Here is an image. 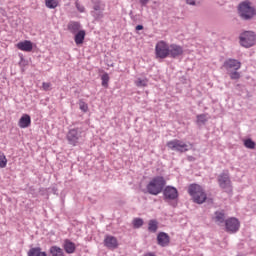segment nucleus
I'll return each instance as SVG.
<instances>
[{"instance_id": "4be33fe9", "label": "nucleus", "mask_w": 256, "mask_h": 256, "mask_svg": "<svg viewBox=\"0 0 256 256\" xmlns=\"http://www.w3.org/2000/svg\"><path fill=\"white\" fill-rule=\"evenodd\" d=\"M49 256H65V252L59 246H51L49 249Z\"/></svg>"}, {"instance_id": "6e6552de", "label": "nucleus", "mask_w": 256, "mask_h": 256, "mask_svg": "<svg viewBox=\"0 0 256 256\" xmlns=\"http://www.w3.org/2000/svg\"><path fill=\"white\" fill-rule=\"evenodd\" d=\"M156 59H167L169 57V44L167 42L160 40L155 46Z\"/></svg>"}, {"instance_id": "bb28decb", "label": "nucleus", "mask_w": 256, "mask_h": 256, "mask_svg": "<svg viewBox=\"0 0 256 256\" xmlns=\"http://www.w3.org/2000/svg\"><path fill=\"white\" fill-rule=\"evenodd\" d=\"M109 73L105 72L102 76H101V85L102 87H105V89H107V87H109Z\"/></svg>"}, {"instance_id": "6ab92c4d", "label": "nucleus", "mask_w": 256, "mask_h": 256, "mask_svg": "<svg viewBox=\"0 0 256 256\" xmlns=\"http://www.w3.org/2000/svg\"><path fill=\"white\" fill-rule=\"evenodd\" d=\"M74 41L76 43V45H83L84 41H85V35L86 32L85 30H80L77 33L74 34Z\"/></svg>"}, {"instance_id": "412c9836", "label": "nucleus", "mask_w": 256, "mask_h": 256, "mask_svg": "<svg viewBox=\"0 0 256 256\" xmlns=\"http://www.w3.org/2000/svg\"><path fill=\"white\" fill-rule=\"evenodd\" d=\"M27 256H47V252L41 251V247L30 248Z\"/></svg>"}, {"instance_id": "9d476101", "label": "nucleus", "mask_w": 256, "mask_h": 256, "mask_svg": "<svg viewBox=\"0 0 256 256\" xmlns=\"http://www.w3.org/2000/svg\"><path fill=\"white\" fill-rule=\"evenodd\" d=\"M223 67L226 69L227 73L231 71H239V69H241V61L229 58L224 61Z\"/></svg>"}, {"instance_id": "72a5a7b5", "label": "nucleus", "mask_w": 256, "mask_h": 256, "mask_svg": "<svg viewBox=\"0 0 256 256\" xmlns=\"http://www.w3.org/2000/svg\"><path fill=\"white\" fill-rule=\"evenodd\" d=\"M75 7H76L77 11H79V13H85V6H83V5L79 2V0H77V1L75 2Z\"/></svg>"}, {"instance_id": "79ce46f5", "label": "nucleus", "mask_w": 256, "mask_h": 256, "mask_svg": "<svg viewBox=\"0 0 256 256\" xmlns=\"http://www.w3.org/2000/svg\"><path fill=\"white\" fill-rule=\"evenodd\" d=\"M144 256H156V255L153 252H148V253L144 254Z\"/></svg>"}, {"instance_id": "20e7f679", "label": "nucleus", "mask_w": 256, "mask_h": 256, "mask_svg": "<svg viewBox=\"0 0 256 256\" xmlns=\"http://www.w3.org/2000/svg\"><path fill=\"white\" fill-rule=\"evenodd\" d=\"M239 44L245 49H251L256 45V34L254 31H243L239 35Z\"/></svg>"}, {"instance_id": "393cba45", "label": "nucleus", "mask_w": 256, "mask_h": 256, "mask_svg": "<svg viewBox=\"0 0 256 256\" xmlns=\"http://www.w3.org/2000/svg\"><path fill=\"white\" fill-rule=\"evenodd\" d=\"M45 5L48 9H57L59 0H45Z\"/></svg>"}, {"instance_id": "c85d7f7f", "label": "nucleus", "mask_w": 256, "mask_h": 256, "mask_svg": "<svg viewBox=\"0 0 256 256\" xmlns=\"http://www.w3.org/2000/svg\"><path fill=\"white\" fill-rule=\"evenodd\" d=\"M143 218H135L132 222L134 229H141L143 227Z\"/></svg>"}, {"instance_id": "39448f33", "label": "nucleus", "mask_w": 256, "mask_h": 256, "mask_svg": "<svg viewBox=\"0 0 256 256\" xmlns=\"http://www.w3.org/2000/svg\"><path fill=\"white\" fill-rule=\"evenodd\" d=\"M66 139L68 141V145L77 147L79 142L83 139V129L79 127L70 129L66 135Z\"/></svg>"}, {"instance_id": "ddd939ff", "label": "nucleus", "mask_w": 256, "mask_h": 256, "mask_svg": "<svg viewBox=\"0 0 256 256\" xmlns=\"http://www.w3.org/2000/svg\"><path fill=\"white\" fill-rule=\"evenodd\" d=\"M104 247L111 250L117 249L119 247V241H117L115 236L106 235L104 238Z\"/></svg>"}, {"instance_id": "7ed1b4c3", "label": "nucleus", "mask_w": 256, "mask_h": 256, "mask_svg": "<svg viewBox=\"0 0 256 256\" xmlns=\"http://www.w3.org/2000/svg\"><path fill=\"white\" fill-rule=\"evenodd\" d=\"M238 14L243 21H251L256 15V10L251 6V2L246 0L238 5Z\"/></svg>"}, {"instance_id": "7c9ffc66", "label": "nucleus", "mask_w": 256, "mask_h": 256, "mask_svg": "<svg viewBox=\"0 0 256 256\" xmlns=\"http://www.w3.org/2000/svg\"><path fill=\"white\" fill-rule=\"evenodd\" d=\"M135 85H136V87H147V79L138 78L135 81Z\"/></svg>"}, {"instance_id": "cd10ccee", "label": "nucleus", "mask_w": 256, "mask_h": 256, "mask_svg": "<svg viewBox=\"0 0 256 256\" xmlns=\"http://www.w3.org/2000/svg\"><path fill=\"white\" fill-rule=\"evenodd\" d=\"M244 147H246V149H255V141H253L251 138L244 140Z\"/></svg>"}, {"instance_id": "0eeeda50", "label": "nucleus", "mask_w": 256, "mask_h": 256, "mask_svg": "<svg viewBox=\"0 0 256 256\" xmlns=\"http://www.w3.org/2000/svg\"><path fill=\"white\" fill-rule=\"evenodd\" d=\"M162 193L165 203H171V201H177L179 199V191L174 186H165Z\"/></svg>"}, {"instance_id": "b1692460", "label": "nucleus", "mask_w": 256, "mask_h": 256, "mask_svg": "<svg viewBox=\"0 0 256 256\" xmlns=\"http://www.w3.org/2000/svg\"><path fill=\"white\" fill-rule=\"evenodd\" d=\"M157 229H159L157 220H150L148 223V231H150V233H157Z\"/></svg>"}, {"instance_id": "2eb2a0df", "label": "nucleus", "mask_w": 256, "mask_h": 256, "mask_svg": "<svg viewBox=\"0 0 256 256\" xmlns=\"http://www.w3.org/2000/svg\"><path fill=\"white\" fill-rule=\"evenodd\" d=\"M16 47L20 51L31 53V51H33V42H31L30 40H24V41L18 42Z\"/></svg>"}, {"instance_id": "c756f323", "label": "nucleus", "mask_w": 256, "mask_h": 256, "mask_svg": "<svg viewBox=\"0 0 256 256\" xmlns=\"http://www.w3.org/2000/svg\"><path fill=\"white\" fill-rule=\"evenodd\" d=\"M91 15L94 19H103V10H92Z\"/></svg>"}, {"instance_id": "a19ab883", "label": "nucleus", "mask_w": 256, "mask_h": 256, "mask_svg": "<svg viewBox=\"0 0 256 256\" xmlns=\"http://www.w3.org/2000/svg\"><path fill=\"white\" fill-rule=\"evenodd\" d=\"M20 65H25V58H23V56H21L20 58Z\"/></svg>"}, {"instance_id": "aec40b11", "label": "nucleus", "mask_w": 256, "mask_h": 256, "mask_svg": "<svg viewBox=\"0 0 256 256\" xmlns=\"http://www.w3.org/2000/svg\"><path fill=\"white\" fill-rule=\"evenodd\" d=\"M214 215V221L217 223V225H222V223H225V211H216Z\"/></svg>"}, {"instance_id": "473e14b6", "label": "nucleus", "mask_w": 256, "mask_h": 256, "mask_svg": "<svg viewBox=\"0 0 256 256\" xmlns=\"http://www.w3.org/2000/svg\"><path fill=\"white\" fill-rule=\"evenodd\" d=\"M79 107L80 111H83V113H87V111H89V105H87L83 100H80Z\"/></svg>"}, {"instance_id": "9b49d317", "label": "nucleus", "mask_w": 256, "mask_h": 256, "mask_svg": "<svg viewBox=\"0 0 256 256\" xmlns=\"http://www.w3.org/2000/svg\"><path fill=\"white\" fill-rule=\"evenodd\" d=\"M218 184L221 189H231V178L228 171H223L218 176Z\"/></svg>"}, {"instance_id": "4468645a", "label": "nucleus", "mask_w": 256, "mask_h": 256, "mask_svg": "<svg viewBox=\"0 0 256 256\" xmlns=\"http://www.w3.org/2000/svg\"><path fill=\"white\" fill-rule=\"evenodd\" d=\"M157 243L160 247H168L171 243V237L165 232H159L157 235Z\"/></svg>"}, {"instance_id": "ea45409f", "label": "nucleus", "mask_w": 256, "mask_h": 256, "mask_svg": "<svg viewBox=\"0 0 256 256\" xmlns=\"http://www.w3.org/2000/svg\"><path fill=\"white\" fill-rule=\"evenodd\" d=\"M129 17H130V19H135V15L133 14V11L129 12Z\"/></svg>"}, {"instance_id": "f704fd0d", "label": "nucleus", "mask_w": 256, "mask_h": 256, "mask_svg": "<svg viewBox=\"0 0 256 256\" xmlns=\"http://www.w3.org/2000/svg\"><path fill=\"white\" fill-rule=\"evenodd\" d=\"M43 91H51V83L50 82H43L42 83Z\"/></svg>"}, {"instance_id": "f03ea898", "label": "nucleus", "mask_w": 256, "mask_h": 256, "mask_svg": "<svg viewBox=\"0 0 256 256\" xmlns=\"http://www.w3.org/2000/svg\"><path fill=\"white\" fill-rule=\"evenodd\" d=\"M188 194L192 198L193 203H197V205H203L207 201V193H205V189L199 184H190L188 186Z\"/></svg>"}, {"instance_id": "5701e85b", "label": "nucleus", "mask_w": 256, "mask_h": 256, "mask_svg": "<svg viewBox=\"0 0 256 256\" xmlns=\"http://www.w3.org/2000/svg\"><path fill=\"white\" fill-rule=\"evenodd\" d=\"M207 121V114H198L196 116V125H198V127H202V125H205Z\"/></svg>"}, {"instance_id": "a878e982", "label": "nucleus", "mask_w": 256, "mask_h": 256, "mask_svg": "<svg viewBox=\"0 0 256 256\" xmlns=\"http://www.w3.org/2000/svg\"><path fill=\"white\" fill-rule=\"evenodd\" d=\"M228 75L232 81H239L241 79V73L237 72V70L228 72Z\"/></svg>"}, {"instance_id": "c03bdc74", "label": "nucleus", "mask_w": 256, "mask_h": 256, "mask_svg": "<svg viewBox=\"0 0 256 256\" xmlns=\"http://www.w3.org/2000/svg\"><path fill=\"white\" fill-rule=\"evenodd\" d=\"M131 21H137V15H134V19H131Z\"/></svg>"}, {"instance_id": "423d86ee", "label": "nucleus", "mask_w": 256, "mask_h": 256, "mask_svg": "<svg viewBox=\"0 0 256 256\" xmlns=\"http://www.w3.org/2000/svg\"><path fill=\"white\" fill-rule=\"evenodd\" d=\"M166 147L171 151H176L177 153H187V151H189V145L179 139L168 141Z\"/></svg>"}, {"instance_id": "dca6fc26", "label": "nucleus", "mask_w": 256, "mask_h": 256, "mask_svg": "<svg viewBox=\"0 0 256 256\" xmlns=\"http://www.w3.org/2000/svg\"><path fill=\"white\" fill-rule=\"evenodd\" d=\"M18 126L20 129H27V127H31V116L29 114H23L18 121Z\"/></svg>"}, {"instance_id": "2f4dec72", "label": "nucleus", "mask_w": 256, "mask_h": 256, "mask_svg": "<svg viewBox=\"0 0 256 256\" xmlns=\"http://www.w3.org/2000/svg\"><path fill=\"white\" fill-rule=\"evenodd\" d=\"M7 167V157L5 154L0 155V169H5Z\"/></svg>"}, {"instance_id": "e433bc0d", "label": "nucleus", "mask_w": 256, "mask_h": 256, "mask_svg": "<svg viewBox=\"0 0 256 256\" xmlns=\"http://www.w3.org/2000/svg\"><path fill=\"white\" fill-rule=\"evenodd\" d=\"M139 3L142 5V7H145L147 3H149V0H139Z\"/></svg>"}, {"instance_id": "f8f14e48", "label": "nucleus", "mask_w": 256, "mask_h": 256, "mask_svg": "<svg viewBox=\"0 0 256 256\" xmlns=\"http://www.w3.org/2000/svg\"><path fill=\"white\" fill-rule=\"evenodd\" d=\"M183 55V47L177 44H170L168 47V57L170 59H178Z\"/></svg>"}, {"instance_id": "4c0bfd02", "label": "nucleus", "mask_w": 256, "mask_h": 256, "mask_svg": "<svg viewBox=\"0 0 256 256\" xmlns=\"http://www.w3.org/2000/svg\"><path fill=\"white\" fill-rule=\"evenodd\" d=\"M135 29H136L137 31H143L144 27H143V25L139 24V25L136 26Z\"/></svg>"}, {"instance_id": "1a4fd4ad", "label": "nucleus", "mask_w": 256, "mask_h": 256, "mask_svg": "<svg viewBox=\"0 0 256 256\" xmlns=\"http://www.w3.org/2000/svg\"><path fill=\"white\" fill-rule=\"evenodd\" d=\"M241 227V223L239 222V219L232 217L228 218L225 221V229L227 233H237L239 231V228Z\"/></svg>"}, {"instance_id": "f257e3e1", "label": "nucleus", "mask_w": 256, "mask_h": 256, "mask_svg": "<svg viewBox=\"0 0 256 256\" xmlns=\"http://www.w3.org/2000/svg\"><path fill=\"white\" fill-rule=\"evenodd\" d=\"M167 185V180L163 176L153 177L150 182L146 185V191L149 195L157 196L163 193V189Z\"/></svg>"}, {"instance_id": "37998d69", "label": "nucleus", "mask_w": 256, "mask_h": 256, "mask_svg": "<svg viewBox=\"0 0 256 256\" xmlns=\"http://www.w3.org/2000/svg\"><path fill=\"white\" fill-rule=\"evenodd\" d=\"M188 161H195V158L193 156H188Z\"/></svg>"}, {"instance_id": "f3484780", "label": "nucleus", "mask_w": 256, "mask_h": 256, "mask_svg": "<svg viewBox=\"0 0 256 256\" xmlns=\"http://www.w3.org/2000/svg\"><path fill=\"white\" fill-rule=\"evenodd\" d=\"M67 29L72 35H75V33H79L81 31V23L77 21H70L67 25Z\"/></svg>"}, {"instance_id": "c9c22d12", "label": "nucleus", "mask_w": 256, "mask_h": 256, "mask_svg": "<svg viewBox=\"0 0 256 256\" xmlns=\"http://www.w3.org/2000/svg\"><path fill=\"white\" fill-rule=\"evenodd\" d=\"M93 11H101V4H99V2L94 4Z\"/></svg>"}, {"instance_id": "58836bf2", "label": "nucleus", "mask_w": 256, "mask_h": 256, "mask_svg": "<svg viewBox=\"0 0 256 256\" xmlns=\"http://www.w3.org/2000/svg\"><path fill=\"white\" fill-rule=\"evenodd\" d=\"M195 1H197V0H186V3L188 5H195Z\"/></svg>"}, {"instance_id": "a211bd4d", "label": "nucleus", "mask_w": 256, "mask_h": 256, "mask_svg": "<svg viewBox=\"0 0 256 256\" xmlns=\"http://www.w3.org/2000/svg\"><path fill=\"white\" fill-rule=\"evenodd\" d=\"M63 247H64V251L68 253V255L75 253V250L77 249V246H75V243L71 242V240L69 239L64 240Z\"/></svg>"}]
</instances>
